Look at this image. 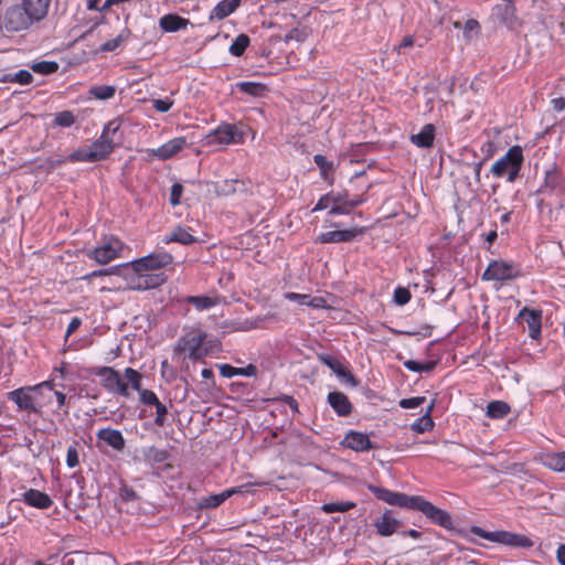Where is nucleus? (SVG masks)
Returning <instances> with one entry per match:
<instances>
[{"instance_id":"obj_1","label":"nucleus","mask_w":565,"mask_h":565,"mask_svg":"<svg viewBox=\"0 0 565 565\" xmlns=\"http://www.w3.org/2000/svg\"><path fill=\"white\" fill-rule=\"evenodd\" d=\"M390 505L422 512L431 524L438 525L454 534L467 540L472 544H479L469 535L470 531L456 526L448 511L443 510L422 497H377Z\"/></svg>"},{"instance_id":"obj_2","label":"nucleus","mask_w":565,"mask_h":565,"mask_svg":"<svg viewBox=\"0 0 565 565\" xmlns=\"http://www.w3.org/2000/svg\"><path fill=\"white\" fill-rule=\"evenodd\" d=\"M34 23L39 22L21 2L6 7L0 14V31L7 33L28 31Z\"/></svg>"},{"instance_id":"obj_3","label":"nucleus","mask_w":565,"mask_h":565,"mask_svg":"<svg viewBox=\"0 0 565 565\" xmlns=\"http://www.w3.org/2000/svg\"><path fill=\"white\" fill-rule=\"evenodd\" d=\"M536 194H542L543 196L548 198L547 206L550 210L553 207H564L565 181L563 174L556 169V167H552L545 171L544 182L536 190Z\"/></svg>"},{"instance_id":"obj_4","label":"nucleus","mask_w":565,"mask_h":565,"mask_svg":"<svg viewBox=\"0 0 565 565\" xmlns=\"http://www.w3.org/2000/svg\"><path fill=\"white\" fill-rule=\"evenodd\" d=\"M523 161L522 148L520 146H512L503 157L492 164L490 172L495 178H502L507 174V181L513 182L520 174Z\"/></svg>"},{"instance_id":"obj_5","label":"nucleus","mask_w":565,"mask_h":565,"mask_svg":"<svg viewBox=\"0 0 565 565\" xmlns=\"http://www.w3.org/2000/svg\"><path fill=\"white\" fill-rule=\"evenodd\" d=\"M471 534H475L481 539L487 541L503 544L510 547L515 548H531L534 543L533 541L524 534H519L509 531H486L484 529L478 525H471L469 529Z\"/></svg>"},{"instance_id":"obj_6","label":"nucleus","mask_w":565,"mask_h":565,"mask_svg":"<svg viewBox=\"0 0 565 565\" xmlns=\"http://www.w3.org/2000/svg\"><path fill=\"white\" fill-rule=\"evenodd\" d=\"M244 132L236 125L222 122L215 129H212L203 138L206 146H228L233 143H242Z\"/></svg>"},{"instance_id":"obj_7","label":"nucleus","mask_w":565,"mask_h":565,"mask_svg":"<svg viewBox=\"0 0 565 565\" xmlns=\"http://www.w3.org/2000/svg\"><path fill=\"white\" fill-rule=\"evenodd\" d=\"M206 333L199 332L198 334L188 333L181 337L174 347V352H188V358L192 361L202 360L209 355L210 351L204 345Z\"/></svg>"},{"instance_id":"obj_8","label":"nucleus","mask_w":565,"mask_h":565,"mask_svg":"<svg viewBox=\"0 0 565 565\" xmlns=\"http://www.w3.org/2000/svg\"><path fill=\"white\" fill-rule=\"evenodd\" d=\"M173 262V257L166 250L150 253L138 259L131 260L121 266L131 267L134 273H143L149 270H157L162 267L170 265Z\"/></svg>"},{"instance_id":"obj_9","label":"nucleus","mask_w":565,"mask_h":565,"mask_svg":"<svg viewBox=\"0 0 565 565\" xmlns=\"http://www.w3.org/2000/svg\"><path fill=\"white\" fill-rule=\"evenodd\" d=\"M40 385L25 386L8 392V399L13 402L19 411L39 413L38 391Z\"/></svg>"},{"instance_id":"obj_10","label":"nucleus","mask_w":565,"mask_h":565,"mask_svg":"<svg viewBox=\"0 0 565 565\" xmlns=\"http://www.w3.org/2000/svg\"><path fill=\"white\" fill-rule=\"evenodd\" d=\"M124 248L125 244L119 238L110 236L88 252L87 256L100 265H106L119 257Z\"/></svg>"},{"instance_id":"obj_11","label":"nucleus","mask_w":565,"mask_h":565,"mask_svg":"<svg viewBox=\"0 0 565 565\" xmlns=\"http://www.w3.org/2000/svg\"><path fill=\"white\" fill-rule=\"evenodd\" d=\"M521 275L520 268L503 260H492L482 274L483 280L505 281L518 278Z\"/></svg>"},{"instance_id":"obj_12","label":"nucleus","mask_w":565,"mask_h":565,"mask_svg":"<svg viewBox=\"0 0 565 565\" xmlns=\"http://www.w3.org/2000/svg\"><path fill=\"white\" fill-rule=\"evenodd\" d=\"M492 17L509 30L514 31L520 26V21L516 17V9L512 2L497 4L492 9Z\"/></svg>"},{"instance_id":"obj_13","label":"nucleus","mask_w":565,"mask_h":565,"mask_svg":"<svg viewBox=\"0 0 565 565\" xmlns=\"http://www.w3.org/2000/svg\"><path fill=\"white\" fill-rule=\"evenodd\" d=\"M542 310L524 307L516 316V320H523L529 328V337L533 340L541 338L542 333Z\"/></svg>"},{"instance_id":"obj_14","label":"nucleus","mask_w":565,"mask_h":565,"mask_svg":"<svg viewBox=\"0 0 565 565\" xmlns=\"http://www.w3.org/2000/svg\"><path fill=\"white\" fill-rule=\"evenodd\" d=\"M161 242L166 245L170 243H179L181 245L189 246L198 243L199 239L194 236V231L192 227L178 224L162 237Z\"/></svg>"},{"instance_id":"obj_15","label":"nucleus","mask_w":565,"mask_h":565,"mask_svg":"<svg viewBox=\"0 0 565 565\" xmlns=\"http://www.w3.org/2000/svg\"><path fill=\"white\" fill-rule=\"evenodd\" d=\"M136 277L131 278L129 281V288L132 290H148L153 289L161 286L166 281L164 274H149L147 271L143 273H135Z\"/></svg>"},{"instance_id":"obj_16","label":"nucleus","mask_w":565,"mask_h":565,"mask_svg":"<svg viewBox=\"0 0 565 565\" xmlns=\"http://www.w3.org/2000/svg\"><path fill=\"white\" fill-rule=\"evenodd\" d=\"M362 233V230L352 228V230H334L326 233H321L317 238L316 243L320 244H331V243H347L354 239L359 234Z\"/></svg>"},{"instance_id":"obj_17","label":"nucleus","mask_w":565,"mask_h":565,"mask_svg":"<svg viewBox=\"0 0 565 565\" xmlns=\"http://www.w3.org/2000/svg\"><path fill=\"white\" fill-rule=\"evenodd\" d=\"M185 146V137H175L159 148L151 150V154L162 161L169 160L179 153Z\"/></svg>"},{"instance_id":"obj_18","label":"nucleus","mask_w":565,"mask_h":565,"mask_svg":"<svg viewBox=\"0 0 565 565\" xmlns=\"http://www.w3.org/2000/svg\"><path fill=\"white\" fill-rule=\"evenodd\" d=\"M401 525V521L393 515L392 510H385L382 516L374 522V527L380 536H391Z\"/></svg>"},{"instance_id":"obj_19","label":"nucleus","mask_w":565,"mask_h":565,"mask_svg":"<svg viewBox=\"0 0 565 565\" xmlns=\"http://www.w3.org/2000/svg\"><path fill=\"white\" fill-rule=\"evenodd\" d=\"M327 402L340 417H347L352 413L353 405L342 392H330L327 396Z\"/></svg>"},{"instance_id":"obj_20","label":"nucleus","mask_w":565,"mask_h":565,"mask_svg":"<svg viewBox=\"0 0 565 565\" xmlns=\"http://www.w3.org/2000/svg\"><path fill=\"white\" fill-rule=\"evenodd\" d=\"M342 444L344 447L356 452H363L373 448L372 441L366 434L354 430H351L345 435Z\"/></svg>"},{"instance_id":"obj_21","label":"nucleus","mask_w":565,"mask_h":565,"mask_svg":"<svg viewBox=\"0 0 565 565\" xmlns=\"http://www.w3.org/2000/svg\"><path fill=\"white\" fill-rule=\"evenodd\" d=\"M99 441H104L116 451H122L126 447V440L120 430L110 427L102 428L96 433Z\"/></svg>"},{"instance_id":"obj_22","label":"nucleus","mask_w":565,"mask_h":565,"mask_svg":"<svg viewBox=\"0 0 565 565\" xmlns=\"http://www.w3.org/2000/svg\"><path fill=\"white\" fill-rule=\"evenodd\" d=\"M88 148L93 161L98 162L108 158V156L115 150V142L113 139H105V137H98L88 146Z\"/></svg>"},{"instance_id":"obj_23","label":"nucleus","mask_w":565,"mask_h":565,"mask_svg":"<svg viewBox=\"0 0 565 565\" xmlns=\"http://www.w3.org/2000/svg\"><path fill=\"white\" fill-rule=\"evenodd\" d=\"M190 24V21L179 14L168 13L159 19V26L162 31L172 33L184 30Z\"/></svg>"},{"instance_id":"obj_24","label":"nucleus","mask_w":565,"mask_h":565,"mask_svg":"<svg viewBox=\"0 0 565 565\" xmlns=\"http://www.w3.org/2000/svg\"><path fill=\"white\" fill-rule=\"evenodd\" d=\"M436 128L433 124H426L418 134L411 136L409 140L418 148L427 149L433 147L435 140Z\"/></svg>"},{"instance_id":"obj_25","label":"nucleus","mask_w":565,"mask_h":565,"mask_svg":"<svg viewBox=\"0 0 565 565\" xmlns=\"http://www.w3.org/2000/svg\"><path fill=\"white\" fill-rule=\"evenodd\" d=\"M351 211L352 207L349 192L347 190L334 192V203L328 211V215H348Z\"/></svg>"},{"instance_id":"obj_26","label":"nucleus","mask_w":565,"mask_h":565,"mask_svg":"<svg viewBox=\"0 0 565 565\" xmlns=\"http://www.w3.org/2000/svg\"><path fill=\"white\" fill-rule=\"evenodd\" d=\"M242 0H221L210 13L211 21H220L231 15L239 6Z\"/></svg>"},{"instance_id":"obj_27","label":"nucleus","mask_w":565,"mask_h":565,"mask_svg":"<svg viewBox=\"0 0 565 565\" xmlns=\"http://www.w3.org/2000/svg\"><path fill=\"white\" fill-rule=\"evenodd\" d=\"M97 375L102 379L104 388L113 394L121 382L120 374L110 366H103L97 372Z\"/></svg>"},{"instance_id":"obj_28","label":"nucleus","mask_w":565,"mask_h":565,"mask_svg":"<svg viewBox=\"0 0 565 565\" xmlns=\"http://www.w3.org/2000/svg\"><path fill=\"white\" fill-rule=\"evenodd\" d=\"M142 497H114V507L119 513H139Z\"/></svg>"},{"instance_id":"obj_29","label":"nucleus","mask_w":565,"mask_h":565,"mask_svg":"<svg viewBox=\"0 0 565 565\" xmlns=\"http://www.w3.org/2000/svg\"><path fill=\"white\" fill-rule=\"evenodd\" d=\"M21 3L31 12L35 21L40 22L46 18L51 0H21Z\"/></svg>"},{"instance_id":"obj_30","label":"nucleus","mask_w":565,"mask_h":565,"mask_svg":"<svg viewBox=\"0 0 565 565\" xmlns=\"http://www.w3.org/2000/svg\"><path fill=\"white\" fill-rule=\"evenodd\" d=\"M57 501L67 510L76 511L77 509H85L88 505V500L96 501L100 505V497H55Z\"/></svg>"},{"instance_id":"obj_31","label":"nucleus","mask_w":565,"mask_h":565,"mask_svg":"<svg viewBox=\"0 0 565 565\" xmlns=\"http://www.w3.org/2000/svg\"><path fill=\"white\" fill-rule=\"evenodd\" d=\"M247 188L244 181L238 179L224 180L216 185V192L220 195L228 196L237 192H246Z\"/></svg>"},{"instance_id":"obj_32","label":"nucleus","mask_w":565,"mask_h":565,"mask_svg":"<svg viewBox=\"0 0 565 565\" xmlns=\"http://www.w3.org/2000/svg\"><path fill=\"white\" fill-rule=\"evenodd\" d=\"M542 463L551 470L565 471V450L557 452H547L541 457Z\"/></svg>"},{"instance_id":"obj_33","label":"nucleus","mask_w":565,"mask_h":565,"mask_svg":"<svg viewBox=\"0 0 565 565\" xmlns=\"http://www.w3.org/2000/svg\"><path fill=\"white\" fill-rule=\"evenodd\" d=\"M435 406V402L433 401L429 406L426 408L425 413L417 418L412 425L411 429L417 434H423L425 431H429L434 427V422L431 419L430 413Z\"/></svg>"},{"instance_id":"obj_34","label":"nucleus","mask_w":565,"mask_h":565,"mask_svg":"<svg viewBox=\"0 0 565 565\" xmlns=\"http://www.w3.org/2000/svg\"><path fill=\"white\" fill-rule=\"evenodd\" d=\"M510 405L503 401H492L487 406V416L492 419H501L510 413Z\"/></svg>"},{"instance_id":"obj_35","label":"nucleus","mask_w":565,"mask_h":565,"mask_svg":"<svg viewBox=\"0 0 565 565\" xmlns=\"http://www.w3.org/2000/svg\"><path fill=\"white\" fill-rule=\"evenodd\" d=\"M235 87L239 92L253 97L263 96L267 89L264 84L257 82H237Z\"/></svg>"},{"instance_id":"obj_36","label":"nucleus","mask_w":565,"mask_h":565,"mask_svg":"<svg viewBox=\"0 0 565 565\" xmlns=\"http://www.w3.org/2000/svg\"><path fill=\"white\" fill-rule=\"evenodd\" d=\"M249 43V36L245 33H241L233 40L228 51L233 56L239 57L244 54Z\"/></svg>"},{"instance_id":"obj_37","label":"nucleus","mask_w":565,"mask_h":565,"mask_svg":"<svg viewBox=\"0 0 565 565\" xmlns=\"http://www.w3.org/2000/svg\"><path fill=\"white\" fill-rule=\"evenodd\" d=\"M313 161L320 170V177L329 183H332L333 179H330V174L333 170V162L327 160L323 154L319 153L313 156Z\"/></svg>"},{"instance_id":"obj_38","label":"nucleus","mask_w":565,"mask_h":565,"mask_svg":"<svg viewBox=\"0 0 565 565\" xmlns=\"http://www.w3.org/2000/svg\"><path fill=\"white\" fill-rule=\"evenodd\" d=\"M88 93L96 99L107 100L115 96L116 87L113 85H94Z\"/></svg>"},{"instance_id":"obj_39","label":"nucleus","mask_w":565,"mask_h":565,"mask_svg":"<svg viewBox=\"0 0 565 565\" xmlns=\"http://www.w3.org/2000/svg\"><path fill=\"white\" fill-rule=\"evenodd\" d=\"M403 365L405 369L414 373H428L436 367L437 361L418 362L416 360H407Z\"/></svg>"},{"instance_id":"obj_40","label":"nucleus","mask_w":565,"mask_h":565,"mask_svg":"<svg viewBox=\"0 0 565 565\" xmlns=\"http://www.w3.org/2000/svg\"><path fill=\"white\" fill-rule=\"evenodd\" d=\"M58 63L55 61H40V62H33L30 65V68L41 75H51L57 72L58 70Z\"/></svg>"},{"instance_id":"obj_41","label":"nucleus","mask_w":565,"mask_h":565,"mask_svg":"<svg viewBox=\"0 0 565 565\" xmlns=\"http://www.w3.org/2000/svg\"><path fill=\"white\" fill-rule=\"evenodd\" d=\"M14 501L19 500H12L10 503H13ZM20 501H22L24 504L29 507H33L41 510L49 509L53 504L51 497H22Z\"/></svg>"},{"instance_id":"obj_42","label":"nucleus","mask_w":565,"mask_h":565,"mask_svg":"<svg viewBox=\"0 0 565 565\" xmlns=\"http://www.w3.org/2000/svg\"><path fill=\"white\" fill-rule=\"evenodd\" d=\"M356 504L353 501H337V502H330L324 503L321 507V510L326 513H335V512H347L353 508H355Z\"/></svg>"},{"instance_id":"obj_43","label":"nucleus","mask_w":565,"mask_h":565,"mask_svg":"<svg viewBox=\"0 0 565 565\" xmlns=\"http://www.w3.org/2000/svg\"><path fill=\"white\" fill-rule=\"evenodd\" d=\"M186 302L198 310H207L216 305V300L207 296H189Z\"/></svg>"},{"instance_id":"obj_44","label":"nucleus","mask_w":565,"mask_h":565,"mask_svg":"<svg viewBox=\"0 0 565 565\" xmlns=\"http://www.w3.org/2000/svg\"><path fill=\"white\" fill-rule=\"evenodd\" d=\"M130 32L128 29H124L116 38L106 41L100 45V52H113L118 49L121 43L129 36Z\"/></svg>"},{"instance_id":"obj_45","label":"nucleus","mask_w":565,"mask_h":565,"mask_svg":"<svg viewBox=\"0 0 565 565\" xmlns=\"http://www.w3.org/2000/svg\"><path fill=\"white\" fill-rule=\"evenodd\" d=\"M146 459L150 462L161 463L168 460L169 451L162 448L149 447L145 451Z\"/></svg>"},{"instance_id":"obj_46","label":"nucleus","mask_w":565,"mask_h":565,"mask_svg":"<svg viewBox=\"0 0 565 565\" xmlns=\"http://www.w3.org/2000/svg\"><path fill=\"white\" fill-rule=\"evenodd\" d=\"M67 159L70 160V162H73V163L74 162L94 163L88 147H82V148H78V149L72 151L67 156Z\"/></svg>"},{"instance_id":"obj_47","label":"nucleus","mask_w":565,"mask_h":565,"mask_svg":"<svg viewBox=\"0 0 565 565\" xmlns=\"http://www.w3.org/2000/svg\"><path fill=\"white\" fill-rule=\"evenodd\" d=\"M254 486L258 487L259 489L246 490L245 492H243L239 488H227L220 492L218 494H255L256 492L273 491V489L269 488L268 483H255Z\"/></svg>"},{"instance_id":"obj_48","label":"nucleus","mask_w":565,"mask_h":565,"mask_svg":"<svg viewBox=\"0 0 565 565\" xmlns=\"http://www.w3.org/2000/svg\"><path fill=\"white\" fill-rule=\"evenodd\" d=\"M125 377L130 383L132 390L137 391L138 393L142 390L141 388L142 376L137 370H135L132 367H126L125 369Z\"/></svg>"},{"instance_id":"obj_49","label":"nucleus","mask_w":565,"mask_h":565,"mask_svg":"<svg viewBox=\"0 0 565 565\" xmlns=\"http://www.w3.org/2000/svg\"><path fill=\"white\" fill-rule=\"evenodd\" d=\"M75 122V117L72 111H60L54 117V124L58 127L68 128Z\"/></svg>"},{"instance_id":"obj_50","label":"nucleus","mask_w":565,"mask_h":565,"mask_svg":"<svg viewBox=\"0 0 565 565\" xmlns=\"http://www.w3.org/2000/svg\"><path fill=\"white\" fill-rule=\"evenodd\" d=\"M318 360L335 374H338L340 370L343 367L334 356L328 353L318 354Z\"/></svg>"},{"instance_id":"obj_51","label":"nucleus","mask_w":565,"mask_h":565,"mask_svg":"<svg viewBox=\"0 0 565 565\" xmlns=\"http://www.w3.org/2000/svg\"><path fill=\"white\" fill-rule=\"evenodd\" d=\"M334 203V191H330L326 194H323L319 200L318 202L316 203V205L312 207L311 212L312 213H316V212H319V211H323V210H327V209H331V206L333 205Z\"/></svg>"},{"instance_id":"obj_52","label":"nucleus","mask_w":565,"mask_h":565,"mask_svg":"<svg viewBox=\"0 0 565 565\" xmlns=\"http://www.w3.org/2000/svg\"><path fill=\"white\" fill-rule=\"evenodd\" d=\"M228 497H202L198 502V507L200 510L202 509H211L217 508L221 505Z\"/></svg>"},{"instance_id":"obj_53","label":"nucleus","mask_w":565,"mask_h":565,"mask_svg":"<svg viewBox=\"0 0 565 565\" xmlns=\"http://www.w3.org/2000/svg\"><path fill=\"white\" fill-rule=\"evenodd\" d=\"M499 146L493 140H486L481 147L480 152L482 154V161L486 162L487 160L491 159L497 152H498Z\"/></svg>"},{"instance_id":"obj_54","label":"nucleus","mask_w":565,"mask_h":565,"mask_svg":"<svg viewBox=\"0 0 565 565\" xmlns=\"http://www.w3.org/2000/svg\"><path fill=\"white\" fill-rule=\"evenodd\" d=\"M78 443L74 441L73 445L68 446L66 452V466L71 469L75 468L79 463Z\"/></svg>"},{"instance_id":"obj_55","label":"nucleus","mask_w":565,"mask_h":565,"mask_svg":"<svg viewBox=\"0 0 565 565\" xmlns=\"http://www.w3.org/2000/svg\"><path fill=\"white\" fill-rule=\"evenodd\" d=\"M394 302L398 306H404L409 302L412 296L411 291L404 287H397L393 292Z\"/></svg>"},{"instance_id":"obj_56","label":"nucleus","mask_w":565,"mask_h":565,"mask_svg":"<svg viewBox=\"0 0 565 565\" xmlns=\"http://www.w3.org/2000/svg\"><path fill=\"white\" fill-rule=\"evenodd\" d=\"M425 396H414L409 398H403L398 402V406L404 409H413L425 403Z\"/></svg>"},{"instance_id":"obj_57","label":"nucleus","mask_w":565,"mask_h":565,"mask_svg":"<svg viewBox=\"0 0 565 565\" xmlns=\"http://www.w3.org/2000/svg\"><path fill=\"white\" fill-rule=\"evenodd\" d=\"M139 399L142 404L148 406L157 405L159 401L157 394L153 391L147 388H142L139 392Z\"/></svg>"},{"instance_id":"obj_58","label":"nucleus","mask_w":565,"mask_h":565,"mask_svg":"<svg viewBox=\"0 0 565 565\" xmlns=\"http://www.w3.org/2000/svg\"><path fill=\"white\" fill-rule=\"evenodd\" d=\"M32 81H33V75L28 70H20V71L15 72L11 76V82H15V83H19L21 85L31 84Z\"/></svg>"},{"instance_id":"obj_59","label":"nucleus","mask_w":565,"mask_h":565,"mask_svg":"<svg viewBox=\"0 0 565 565\" xmlns=\"http://www.w3.org/2000/svg\"><path fill=\"white\" fill-rule=\"evenodd\" d=\"M183 193V185L181 183H173L170 191V204L177 206L180 204V200Z\"/></svg>"},{"instance_id":"obj_60","label":"nucleus","mask_w":565,"mask_h":565,"mask_svg":"<svg viewBox=\"0 0 565 565\" xmlns=\"http://www.w3.org/2000/svg\"><path fill=\"white\" fill-rule=\"evenodd\" d=\"M156 407V417H154V424L158 426H163L166 424V416L168 414L167 406L158 401L157 405H153Z\"/></svg>"},{"instance_id":"obj_61","label":"nucleus","mask_w":565,"mask_h":565,"mask_svg":"<svg viewBox=\"0 0 565 565\" xmlns=\"http://www.w3.org/2000/svg\"><path fill=\"white\" fill-rule=\"evenodd\" d=\"M119 127L120 124L117 119L110 120L104 126L99 137H105V139H113L110 135L116 134Z\"/></svg>"},{"instance_id":"obj_62","label":"nucleus","mask_w":565,"mask_h":565,"mask_svg":"<svg viewBox=\"0 0 565 565\" xmlns=\"http://www.w3.org/2000/svg\"><path fill=\"white\" fill-rule=\"evenodd\" d=\"M173 106V102L169 98L164 99H154L152 103V107L159 113H167Z\"/></svg>"},{"instance_id":"obj_63","label":"nucleus","mask_w":565,"mask_h":565,"mask_svg":"<svg viewBox=\"0 0 565 565\" xmlns=\"http://www.w3.org/2000/svg\"><path fill=\"white\" fill-rule=\"evenodd\" d=\"M285 298L289 301H295L299 305L308 306V299L310 298V296L306 294L287 292L285 295Z\"/></svg>"},{"instance_id":"obj_64","label":"nucleus","mask_w":565,"mask_h":565,"mask_svg":"<svg viewBox=\"0 0 565 565\" xmlns=\"http://www.w3.org/2000/svg\"><path fill=\"white\" fill-rule=\"evenodd\" d=\"M337 375L341 380H343L347 384H349L353 387L356 386L359 383L358 380L355 379V376L350 371L345 370L344 367H342Z\"/></svg>"}]
</instances>
